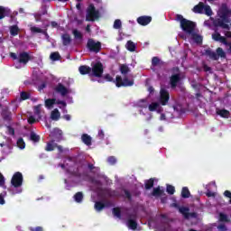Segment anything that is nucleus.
<instances>
[{
  "label": "nucleus",
  "instance_id": "obj_58",
  "mask_svg": "<svg viewBox=\"0 0 231 231\" xmlns=\"http://www.w3.org/2000/svg\"><path fill=\"white\" fill-rule=\"evenodd\" d=\"M0 187H5V176L0 172Z\"/></svg>",
  "mask_w": 231,
  "mask_h": 231
},
{
  "label": "nucleus",
  "instance_id": "obj_15",
  "mask_svg": "<svg viewBox=\"0 0 231 231\" xmlns=\"http://www.w3.org/2000/svg\"><path fill=\"white\" fill-rule=\"evenodd\" d=\"M152 21V17L147 15L140 16L137 18V23L141 26H147V24L151 23Z\"/></svg>",
  "mask_w": 231,
  "mask_h": 231
},
{
  "label": "nucleus",
  "instance_id": "obj_23",
  "mask_svg": "<svg viewBox=\"0 0 231 231\" xmlns=\"http://www.w3.org/2000/svg\"><path fill=\"white\" fill-rule=\"evenodd\" d=\"M162 60H160V58L155 56L152 59L151 69H154V68L158 66H162Z\"/></svg>",
  "mask_w": 231,
  "mask_h": 231
},
{
  "label": "nucleus",
  "instance_id": "obj_45",
  "mask_svg": "<svg viewBox=\"0 0 231 231\" xmlns=\"http://www.w3.org/2000/svg\"><path fill=\"white\" fill-rule=\"evenodd\" d=\"M51 60H60V54L59 52H52L50 55Z\"/></svg>",
  "mask_w": 231,
  "mask_h": 231
},
{
  "label": "nucleus",
  "instance_id": "obj_18",
  "mask_svg": "<svg viewBox=\"0 0 231 231\" xmlns=\"http://www.w3.org/2000/svg\"><path fill=\"white\" fill-rule=\"evenodd\" d=\"M80 75H89L91 77V67L87 65H81L79 68Z\"/></svg>",
  "mask_w": 231,
  "mask_h": 231
},
{
  "label": "nucleus",
  "instance_id": "obj_49",
  "mask_svg": "<svg viewBox=\"0 0 231 231\" xmlns=\"http://www.w3.org/2000/svg\"><path fill=\"white\" fill-rule=\"evenodd\" d=\"M107 162L109 165H116V156H109L107 158Z\"/></svg>",
  "mask_w": 231,
  "mask_h": 231
},
{
  "label": "nucleus",
  "instance_id": "obj_36",
  "mask_svg": "<svg viewBox=\"0 0 231 231\" xmlns=\"http://www.w3.org/2000/svg\"><path fill=\"white\" fill-rule=\"evenodd\" d=\"M126 50H128V51H135L136 44H134V42H133V41H128L126 42Z\"/></svg>",
  "mask_w": 231,
  "mask_h": 231
},
{
  "label": "nucleus",
  "instance_id": "obj_17",
  "mask_svg": "<svg viewBox=\"0 0 231 231\" xmlns=\"http://www.w3.org/2000/svg\"><path fill=\"white\" fill-rule=\"evenodd\" d=\"M212 39L217 41V42H222V44L228 46V42L226 41V38H225V36H221L219 32L212 34Z\"/></svg>",
  "mask_w": 231,
  "mask_h": 231
},
{
  "label": "nucleus",
  "instance_id": "obj_25",
  "mask_svg": "<svg viewBox=\"0 0 231 231\" xmlns=\"http://www.w3.org/2000/svg\"><path fill=\"white\" fill-rule=\"evenodd\" d=\"M72 34L74 36V39H76V41H84V35L80 31L74 29L72 31Z\"/></svg>",
  "mask_w": 231,
  "mask_h": 231
},
{
  "label": "nucleus",
  "instance_id": "obj_57",
  "mask_svg": "<svg viewBox=\"0 0 231 231\" xmlns=\"http://www.w3.org/2000/svg\"><path fill=\"white\" fill-rule=\"evenodd\" d=\"M218 230L220 231H228V228H226V226L225 224H220L218 226H217Z\"/></svg>",
  "mask_w": 231,
  "mask_h": 231
},
{
  "label": "nucleus",
  "instance_id": "obj_37",
  "mask_svg": "<svg viewBox=\"0 0 231 231\" xmlns=\"http://www.w3.org/2000/svg\"><path fill=\"white\" fill-rule=\"evenodd\" d=\"M51 120H59L60 118V112H59V109L55 108L51 114Z\"/></svg>",
  "mask_w": 231,
  "mask_h": 231
},
{
  "label": "nucleus",
  "instance_id": "obj_28",
  "mask_svg": "<svg viewBox=\"0 0 231 231\" xmlns=\"http://www.w3.org/2000/svg\"><path fill=\"white\" fill-rule=\"evenodd\" d=\"M30 140L34 143H39V142H41V135L35 134V132H31Z\"/></svg>",
  "mask_w": 231,
  "mask_h": 231
},
{
  "label": "nucleus",
  "instance_id": "obj_64",
  "mask_svg": "<svg viewBox=\"0 0 231 231\" xmlns=\"http://www.w3.org/2000/svg\"><path fill=\"white\" fill-rule=\"evenodd\" d=\"M224 196L226 197V198H231V192H230V190H226L225 192H224Z\"/></svg>",
  "mask_w": 231,
  "mask_h": 231
},
{
  "label": "nucleus",
  "instance_id": "obj_7",
  "mask_svg": "<svg viewBox=\"0 0 231 231\" xmlns=\"http://www.w3.org/2000/svg\"><path fill=\"white\" fill-rule=\"evenodd\" d=\"M102 75H104V64L100 61H97L92 64L90 77H96L97 79H102Z\"/></svg>",
  "mask_w": 231,
  "mask_h": 231
},
{
  "label": "nucleus",
  "instance_id": "obj_11",
  "mask_svg": "<svg viewBox=\"0 0 231 231\" xmlns=\"http://www.w3.org/2000/svg\"><path fill=\"white\" fill-rule=\"evenodd\" d=\"M127 217L126 226L128 228H130V230H136L138 228V222H136L138 216L136 213L128 214Z\"/></svg>",
  "mask_w": 231,
  "mask_h": 231
},
{
  "label": "nucleus",
  "instance_id": "obj_39",
  "mask_svg": "<svg viewBox=\"0 0 231 231\" xmlns=\"http://www.w3.org/2000/svg\"><path fill=\"white\" fill-rule=\"evenodd\" d=\"M144 187L146 190H150V189H152L154 187V179H150L144 182Z\"/></svg>",
  "mask_w": 231,
  "mask_h": 231
},
{
  "label": "nucleus",
  "instance_id": "obj_9",
  "mask_svg": "<svg viewBox=\"0 0 231 231\" xmlns=\"http://www.w3.org/2000/svg\"><path fill=\"white\" fill-rule=\"evenodd\" d=\"M23 173L16 171L11 179V185L14 187V189H19L20 187H23Z\"/></svg>",
  "mask_w": 231,
  "mask_h": 231
},
{
  "label": "nucleus",
  "instance_id": "obj_30",
  "mask_svg": "<svg viewBox=\"0 0 231 231\" xmlns=\"http://www.w3.org/2000/svg\"><path fill=\"white\" fill-rule=\"evenodd\" d=\"M164 192L165 190L161 189L160 187L154 188L152 192V196H154L155 198H159L160 196H163Z\"/></svg>",
  "mask_w": 231,
  "mask_h": 231
},
{
  "label": "nucleus",
  "instance_id": "obj_42",
  "mask_svg": "<svg viewBox=\"0 0 231 231\" xmlns=\"http://www.w3.org/2000/svg\"><path fill=\"white\" fill-rule=\"evenodd\" d=\"M217 55L218 59H219V57L221 59H226V53H225V51H223V49L221 47H218L217 49Z\"/></svg>",
  "mask_w": 231,
  "mask_h": 231
},
{
  "label": "nucleus",
  "instance_id": "obj_27",
  "mask_svg": "<svg viewBox=\"0 0 231 231\" xmlns=\"http://www.w3.org/2000/svg\"><path fill=\"white\" fill-rule=\"evenodd\" d=\"M73 199L76 203H82V201H84V193H82V191H79L74 195Z\"/></svg>",
  "mask_w": 231,
  "mask_h": 231
},
{
  "label": "nucleus",
  "instance_id": "obj_3",
  "mask_svg": "<svg viewBox=\"0 0 231 231\" xmlns=\"http://www.w3.org/2000/svg\"><path fill=\"white\" fill-rule=\"evenodd\" d=\"M175 20L180 22V28L184 33L190 35V33H194V32H196L197 24L195 22L184 18L181 14H176Z\"/></svg>",
  "mask_w": 231,
  "mask_h": 231
},
{
  "label": "nucleus",
  "instance_id": "obj_50",
  "mask_svg": "<svg viewBox=\"0 0 231 231\" xmlns=\"http://www.w3.org/2000/svg\"><path fill=\"white\" fill-rule=\"evenodd\" d=\"M21 100H28L30 98V94L28 92H21L20 94Z\"/></svg>",
  "mask_w": 231,
  "mask_h": 231
},
{
  "label": "nucleus",
  "instance_id": "obj_47",
  "mask_svg": "<svg viewBox=\"0 0 231 231\" xmlns=\"http://www.w3.org/2000/svg\"><path fill=\"white\" fill-rule=\"evenodd\" d=\"M204 12L208 17H210L212 15V8H210V5H204Z\"/></svg>",
  "mask_w": 231,
  "mask_h": 231
},
{
  "label": "nucleus",
  "instance_id": "obj_43",
  "mask_svg": "<svg viewBox=\"0 0 231 231\" xmlns=\"http://www.w3.org/2000/svg\"><path fill=\"white\" fill-rule=\"evenodd\" d=\"M158 107H160V103L153 102L149 105L148 109H149V111L152 112V111H156L158 109Z\"/></svg>",
  "mask_w": 231,
  "mask_h": 231
},
{
  "label": "nucleus",
  "instance_id": "obj_46",
  "mask_svg": "<svg viewBox=\"0 0 231 231\" xmlns=\"http://www.w3.org/2000/svg\"><path fill=\"white\" fill-rule=\"evenodd\" d=\"M138 106L142 107L143 109L147 108V99H140L138 101Z\"/></svg>",
  "mask_w": 231,
  "mask_h": 231
},
{
  "label": "nucleus",
  "instance_id": "obj_13",
  "mask_svg": "<svg viewBox=\"0 0 231 231\" xmlns=\"http://www.w3.org/2000/svg\"><path fill=\"white\" fill-rule=\"evenodd\" d=\"M55 93H59L62 97H66L69 91L68 88H66L62 83H58L57 86L54 88Z\"/></svg>",
  "mask_w": 231,
  "mask_h": 231
},
{
  "label": "nucleus",
  "instance_id": "obj_20",
  "mask_svg": "<svg viewBox=\"0 0 231 231\" xmlns=\"http://www.w3.org/2000/svg\"><path fill=\"white\" fill-rule=\"evenodd\" d=\"M0 147H5V149H7L8 152H6V154H10V152H12V149H13L12 140L7 139L5 143H1Z\"/></svg>",
  "mask_w": 231,
  "mask_h": 231
},
{
  "label": "nucleus",
  "instance_id": "obj_38",
  "mask_svg": "<svg viewBox=\"0 0 231 231\" xmlns=\"http://www.w3.org/2000/svg\"><path fill=\"white\" fill-rule=\"evenodd\" d=\"M55 147H56V145H55V143H53V141L49 142V143H47V144L45 146V151L47 152H51V151H55Z\"/></svg>",
  "mask_w": 231,
  "mask_h": 231
},
{
  "label": "nucleus",
  "instance_id": "obj_62",
  "mask_svg": "<svg viewBox=\"0 0 231 231\" xmlns=\"http://www.w3.org/2000/svg\"><path fill=\"white\" fill-rule=\"evenodd\" d=\"M104 136H105L104 130H99L98 131V138H99V140H104Z\"/></svg>",
  "mask_w": 231,
  "mask_h": 231
},
{
  "label": "nucleus",
  "instance_id": "obj_52",
  "mask_svg": "<svg viewBox=\"0 0 231 231\" xmlns=\"http://www.w3.org/2000/svg\"><path fill=\"white\" fill-rule=\"evenodd\" d=\"M31 32H32V33H42L43 32L42 29L36 27V26L31 27Z\"/></svg>",
  "mask_w": 231,
  "mask_h": 231
},
{
  "label": "nucleus",
  "instance_id": "obj_53",
  "mask_svg": "<svg viewBox=\"0 0 231 231\" xmlns=\"http://www.w3.org/2000/svg\"><path fill=\"white\" fill-rule=\"evenodd\" d=\"M7 133L8 134H10L11 136H14L15 135V129H14V127L7 125Z\"/></svg>",
  "mask_w": 231,
  "mask_h": 231
},
{
  "label": "nucleus",
  "instance_id": "obj_41",
  "mask_svg": "<svg viewBox=\"0 0 231 231\" xmlns=\"http://www.w3.org/2000/svg\"><path fill=\"white\" fill-rule=\"evenodd\" d=\"M112 212L116 217H118V219H122V210L120 208H114L112 209Z\"/></svg>",
  "mask_w": 231,
  "mask_h": 231
},
{
  "label": "nucleus",
  "instance_id": "obj_19",
  "mask_svg": "<svg viewBox=\"0 0 231 231\" xmlns=\"http://www.w3.org/2000/svg\"><path fill=\"white\" fill-rule=\"evenodd\" d=\"M205 8V4L203 2H199L197 5H195L192 9L194 14H203Z\"/></svg>",
  "mask_w": 231,
  "mask_h": 231
},
{
  "label": "nucleus",
  "instance_id": "obj_31",
  "mask_svg": "<svg viewBox=\"0 0 231 231\" xmlns=\"http://www.w3.org/2000/svg\"><path fill=\"white\" fill-rule=\"evenodd\" d=\"M81 140L85 145H91V137L88 134H83L81 136Z\"/></svg>",
  "mask_w": 231,
  "mask_h": 231
},
{
  "label": "nucleus",
  "instance_id": "obj_4",
  "mask_svg": "<svg viewBox=\"0 0 231 231\" xmlns=\"http://www.w3.org/2000/svg\"><path fill=\"white\" fill-rule=\"evenodd\" d=\"M10 57L13 60H17L19 64H23V66H26L30 60H33V56L30 55L27 51H22L18 56L15 52H11Z\"/></svg>",
  "mask_w": 231,
  "mask_h": 231
},
{
  "label": "nucleus",
  "instance_id": "obj_29",
  "mask_svg": "<svg viewBox=\"0 0 231 231\" xmlns=\"http://www.w3.org/2000/svg\"><path fill=\"white\" fill-rule=\"evenodd\" d=\"M94 208L97 210V212H102V210L106 208V204H104L102 201H96Z\"/></svg>",
  "mask_w": 231,
  "mask_h": 231
},
{
  "label": "nucleus",
  "instance_id": "obj_22",
  "mask_svg": "<svg viewBox=\"0 0 231 231\" xmlns=\"http://www.w3.org/2000/svg\"><path fill=\"white\" fill-rule=\"evenodd\" d=\"M61 39L63 46H69L71 44V36L69 33L62 34Z\"/></svg>",
  "mask_w": 231,
  "mask_h": 231
},
{
  "label": "nucleus",
  "instance_id": "obj_6",
  "mask_svg": "<svg viewBox=\"0 0 231 231\" xmlns=\"http://www.w3.org/2000/svg\"><path fill=\"white\" fill-rule=\"evenodd\" d=\"M100 18V12L97 10L93 4H90L87 9L86 21L95 23L97 19Z\"/></svg>",
  "mask_w": 231,
  "mask_h": 231
},
{
  "label": "nucleus",
  "instance_id": "obj_5",
  "mask_svg": "<svg viewBox=\"0 0 231 231\" xmlns=\"http://www.w3.org/2000/svg\"><path fill=\"white\" fill-rule=\"evenodd\" d=\"M180 82H181V71L180 70V67H173L171 69V76L170 77V86L171 89H176Z\"/></svg>",
  "mask_w": 231,
  "mask_h": 231
},
{
  "label": "nucleus",
  "instance_id": "obj_44",
  "mask_svg": "<svg viewBox=\"0 0 231 231\" xmlns=\"http://www.w3.org/2000/svg\"><path fill=\"white\" fill-rule=\"evenodd\" d=\"M166 192H168L170 196H172L174 192H176V188L171 184H168L166 187Z\"/></svg>",
  "mask_w": 231,
  "mask_h": 231
},
{
  "label": "nucleus",
  "instance_id": "obj_34",
  "mask_svg": "<svg viewBox=\"0 0 231 231\" xmlns=\"http://www.w3.org/2000/svg\"><path fill=\"white\" fill-rule=\"evenodd\" d=\"M217 115H219L222 118H228V116H230V112L226 109H221L217 112Z\"/></svg>",
  "mask_w": 231,
  "mask_h": 231
},
{
  "label": "nucleus",
  "instance_id": "obj_16",
  "mask_svg": "<svg viewBox=\"0 0 231 231\" xmlns=\"http://www.w3.org/2000/svg\"><path fill=\"white\" fill-rule=\"evenodd\" d=\"M5 17H13L12 11L8 7L0 5V21L5 19Z\"/></svg>",
  "mask_w": 231,
  "mask_h": 231
},
{
  "label": "nucleus",
  "instance_id": "obj_33",
  "mask_svg": "<svg viewBox=\"0 0 231 231\" xmlns=\"http://www.w3.org/2000/svg\"><path fill=\"white\" fill-rule=\"evenodd\" d=\"M10 34L13 36V37H16V35H19V26L17 25H12L10 28Z\"/></svg>",
  "mask_w": 231,
  "mask_h": 231
},
{
  "label": "nucleus",
  "instance_id": "obj_8",
  "mask_svg": "<svg viewBox=\"0 0 231 231\" xmlns=\"http://www.w3.org/2000/svg\"><path fill=\"white\" fill-rule=\"evenodd\" d=\"M87 48L93 53H99L100 50H102V43L100 42H95L93 39H88Z\"/></svg>",
  "mask_w": 231,
  "mask_h": 231
},
{
  "label": "nucleus",
  "instance_id": "obj_59",
  "mask_svg": "<svg viewBox=\"0 0 231 231\" xmlns=\"http://www.w3.org/2000/svg\"><path fill=\"white\" fill-rule=\"evenodd\" d=\"M30 231H43L44 229L42 228V226H36L34 227H30L29 228Z\"/></svg>",
  "mask_w": 231,
  "mask_h": 231
},
{
  "label": "nucleus",
  "instance_id": "obj_60",
  "mask_svg": "<svg viewBox=\"0 0 231 231\" xmlns=\"http://www.w3.org/2000/svg\"><path fill=\"white\" fill-rule=\"evenodd\" d=\"M203 70L207 73L208 71H212V68L208 67V65H207V64H204Z\"/></svg>",
  "mask_w": 231,
  "mask_h": 231
},
{
  "label": "nucleus",
  "instance_id": "obj_24",
  "mask_svg": "<svg viewBox=\"0 0 231 231\" xmlns=\"http://www.w3.org/2000/svg\"><path fill=\"white\" fill-rule=\"evenodd\" d=\"M206 55H208V57H209V59H211L212 60H218V56L217 52L210 49L206 50Z\"/></svg>",
  "mask_w": 231,
  "mask_h": 231
},
{
  "label": "nucleus",
  "instance_id": "obj_21",
  "mask_svg": "<svg viewBox=\"0 0 231 231\" xmlns=\"http://www.w3.org/2000/svg\"><path fill=\"white\" fill-rule=\"evenodd\" d=\"M189 35H191V38L194 41V42H196V44H201V42H203V37L196 33V31L190 33Z\"/></svg>",
  "mask_w": 231,
  "mask_h": 231
},
{
  "label": "nucleus",
  "instance_id": "obj_55",
  "mask_svg": "<svg viewBox=\"0 0 231 231\" xmlns=\"http://www.w3.org/2000/svg\"><path fill=\"white\" fill-rule=\"evenodd\" d=\"M42 14L41 13L34 14V18L36 23H41Z\"/></svg>",
  "mask_w": 231,
  "mask_h": 231
},
{
  "label": "nucleus",
  "instance_id": "obj_48",
  "mask_svg": "<svg viewBox=\"0 0 231 231\" xmlns=\"http://www.w3.org/2000/svg\"><path fill=\"white\" fill-rule=\"evenodd\" d=\"M114 28L115 30H120V28H122V21L120 19L115 20Z\"/></svg>",
  "mask_w": 231,
  "mask_h": 231
},
{
  "label": "nucleus",
  "instance_id": "obj_2",
  "mask_svg": "<svg viewBox=\"0 0 231 231\" xmlns=\"http://www.w3.org/2000/svg\"><path fill=\"white\" fill-rule=\"evenodd\" d=\"M104 80L106 82H114L116 84V88H131L134 86V79H129V77H124L117 75L116 77V80L113 79L110 74H106L103 77Z\"/></svg>",
  "mask_w": 231,
  "mask_h": 231
},
{
  "label": "nucleus",
  "instance_id": "obj_63",
  "mask_svg": "<svg viewBox=\"0 0 231 231\" xmlns=\"http://www.w3.org/2000/svg\"><path fill=\"white\" fill-rule=\"evenodd\" d=\"M228 217H226V215L221 213L220 214V221H227Z\"/></svg>",
  "mask_w": 231,
  "mask_h": 231
},
{
  "label": "nucleus",
  "instance_id": "obj_26",
  "mask_svg": "<svg viewBox=\"0 0 231 231\" xmlns=\"http://www.w3.org/2000/svg\"><path fill=\"white\" fill-rule=\"evenodd\" d=\"M119 71L121 75H124V77H127L126 75L131 71V69H129V66H127L126 64H122L120 66Z\"/></svg>",
  "mask_w": 231,
  "mask_h": 231
},
{
  "label": "nucleus",
  "instance_id": "obj_32",
  "mask_svg": "<svg viewBox=\"0 0 231 231\" xmlns=\"http://www.w3.org/2000/svg\"><path fill=\"white\" fill-rule=\"evenodd\" d=\"M105 194L107 198H118V192L116 190L105 189Z\"/></svg>",
  "mask_w": 231,
  "mask_h": 231
},
{
  "label": "nucleus",
  "instance_id": "obj_1",
  "mask_svg": "<svg viewBox=\"0 0 231 231\" xmlns=\"http://www.w3.org/2000/svg\"><path fill=\"white\" fill-rule=\"evenodd\" d=\"M218 15L220 18L215 21V26H218L224 30H230L228 23H230L231 9L226 5H222L218 11Z\"/></svg>",
  "mask_w": 231,
  "mask_h": 231
},
{
  "label": "nucleus",
  "instance_id": "obj_56",
  "mask_svg": "<svg viewBox=\"0 0 231 231\" xmlns=\"http://www.w3.org/2000/svg\"><path fill=\"white\" fill-rule=\"evenodd\" d=\"M41 107H42V105H38V106H34L35 115H40L41 114Z\"/></svg>",
  "mask_w": 231,
  "mask_h": 231
},
{
  "label": "nucleus",
  "instance_id": "obj_40",
  "mask_svg": "<svg viewBox=\"0 0 231 231\" xmlns=\"http://www.w3.org/2000/svg\"><path fill=\"white\" fill-rule=\"evenodd\" d=\"M179 212L184 216L186 219H189V208L181 207L179 208Z\"/></svg>",
  "mask_w": 231,
  "mask_h": 231
},
{
  "label": "nucleus",
  "instance_id": "obj_61",
  "mask_svg": "<svg viewBox=\"0 0 231 231\" xmlns=\"http://www.w3.org/2000/svg\"><path fill=\"white\" fill-rule=\"evenodd\" d=\"M28 124H31V125L35 124V117H33V116H31L28 118Z\"/></svg>",
  "mask_w": 231,
  "mask_h": 231
},
{
  "label": "nucleus",
  "instance_id": "obj_12",
  "mask_svg": "<svg viewBox=\"0 0 231 231\" xmlns=\"http://www.w3.org/2000/svg\"><path fill=\"white\" fill-rule=\"evenodd\" d=\"M171 98V95L169 94V91L165 88H162L160 91V98L159 102L161 106H167L169 104V100Z\"/></svg>",
  "mask_w": 231,
  "mask_h": 231
},
{
  "label": "nucleus",
  "instance_id": "obj_35",
  "mask_svg": "<svg viewBox=\"0 0 231 231\" xmlns=\"http://www.w3.org/2000/svg\"><path fill=\"white\" fill-rule=\"evenodd\" d=\"M181 198H184L187 199L188 198H190V190H189V188L183 187L181 190Z\"/></svg>",
  "mask_w": 231,
  "mask_h": 231
},
{
  "label": "nucleus",
  "instance_id": "obj_14",
  "mask_svg": "<svg viewBox=\"0 0 231 231\" xmlns=\"http://www.w3.org/2000/svg\"><path fill=\"white\" fill-rule=\"evenodd\" d=\"M1 116L5 122H12V112L8 106H5L2 109Z\"/></svg>",
  "mask_w": 231,
  "mask_h": 231
},
{
  "label": "nucleus",
  "instance_id": "obj_51",
  "mask_svg": "<svg viewBox=\"0 0 231 231\" xmlns=\"http://www.w3.org/2000/svg\"><path fill=\"white\" fill-rule=\"evenodd\" d=\"M17 145L20 149H24V147H26V143H24V140H23V138L18 139Z\"/></svg>",
  "mask_w": 231,
  "mask_h": 231
},
{
  "label": "nucleus",
  "instance_id": "obj_10",
  "mask_svg": "<svg viewBox=\"0 0 231 231\" xmlns=\"http://www.w3.org/2000/svg\"><path fill=\"white\" fill-rule=\"evenodd\" d=\"M55 104L60 106V109H62V107H66V106H68L66 101L57 100V98H48L45 100V107H47L48 109H51V107H53Z\"/></svg>",
  "mask_w": 231,
  "mask_h": 231
},
{
  "label": "nucleus",
  "instance_id": "obj_54",
  "mask_svg": "<svg viewBox=\"0 0 231 231\" xmlns=\"http://www.w3.org/2000/svg\"><path fill=\"white\" fill-rule=\"evenodd\" d=\"M124 192H125V198H127V199L131 201L133 199V196L131 195V192L127 189H124Z\"/></svg>",
  "mask_w": 231,
  "mask_h": 231
}]
</instances>
